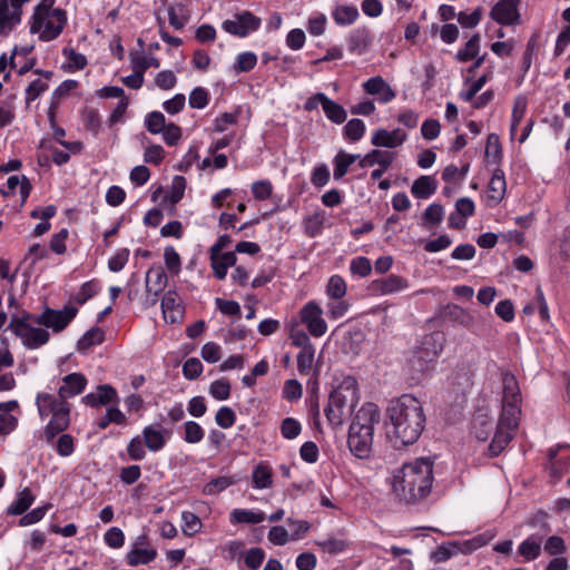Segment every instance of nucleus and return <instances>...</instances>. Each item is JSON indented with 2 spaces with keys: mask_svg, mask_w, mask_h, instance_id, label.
<instances>
[{
  "mask_svg": "<svg viewBox=\"0 0 570 570\" xmlns=\"http://www.w3.org/2000/svg\"><path fill=\"white\" fill-rule=\"evenodd\" d=\"M127 452L131 460H142L146 456L144 440L140 436L132 438L127 446Z\"/></svg>",
  "mask_w": 570,
  "mask_h": 570,
  "instance_id": "nucleus-56",
  "label": "nucleus"
},
{
  "mask_svg": "<svg viewBox=\"0 0 570 570\" xmlns=\"http://www.w3.org/2000/svg\"><path fill=\"white\" fill-rule=\"evenodd\" d=\"M370 43V36L366 29H355L348 37V49L353 53L362 55Z\"/></svg>",
  "mask_w": 570,
  "mask_h": 570,
  "instance_id": "nucleus-27",
  "label": "nucleus"
},
{
  "mask_svg": "<svg viewBox=\"0 0 570 570\" xmlns=\"http://www.w3.org/2000/svg\"><path fill=\"white\" fill-rule=\"evenodd\" d=\"M161 309L164 318L170 323L176 322L181 316L180 302L175 292H167L161 299Z\"/></svg>",
  "mask_w": 570,
  "mask_h": 570,
  "instance_id": "nucleus-19",
  "label": "nucleus"
},
{
  "mask_svg": "<svg viewBox=\"0 0 570 570\" xmlns=\"http://www.w3.org/2000/svg\"><path fill=\"white\" fill-rule=\"evenodd\" d=\"M35 497L29 488H24L17 495V499L8 507L7 513L11 515L23 514L33 503Z\"/></svg>",
  "mask_w": 570,
  "mask_h": 570,
  "instance_id": "nucleus-25",
  "label": "nucleus"
},
{
  "mask_svg": "<svg viewBox=\"0 0 570 570\" xmlns=\"http://www.w3.org/2000/svg\"><path fill=\"white\" fill-rule=\"evenodd\" d=\"M104 341V332L99 327H94L85 333V335L78 341L77 350L85 352L96 344H100Z\"/></svg>",
  "mask_w": 570,
  "mask_h": 570,
  "instance_id": "nucleus-38",
  "label": "nucleus"
},
{
  "mask_svg": "<svg viewBox=\"0 0 570 570\" xmlns=\"http://www.w3.org/2000/svg\"><path fill=\"white\" fill-rule=\"evenodd\" d=\"M36 315L26 314L20 318L13 317L9 324V328L22 340L28 348H39L49 341V332L46 328L35 327L32 317Z\"/></svg>",
  "mask_w": 570,
  "mask_h": 570,
  "instance_id": "nucleus-7",
  "label": "nucleus"
},
{
  "mask_svg": "<svg viewBox=\"0 0 570 570\" xmlns=\"http://www.w3.org/2000/svg\"><path fill=\"white\" fill-rule=\"evenodd\" d=\"M542 529L543 533H533L519 544L518 554L521 556L524 561H533L541 554L543 538L551 531L547 523L542 525Z\"/></svg>",
  "mask_w": 570,
  "mask_h": 570,
  "instance_id": "nucleus-13",
  "label": "nucleus"
},
{
  "mask_svg": "<svg viewBox=\"0 0 570 570\" xmlns=\"http://www.w3.org/2000/svg\"><path fill=\"white\" fill-rule=\"evenodd\" d=\"M203 372V364L196 357L188 358L183 365V374L187 380H196Z\"/></svg>",
  "mask_w": 570,
  "mask_h": 570,
  "instance_id": "nucleus-57",
  "label": "nucleus"
},
{
  "mask_svg": "<svg viewBox=\"0 0 570 570\" xmlns=\"http://www.w3.org/2000/svg\"><path fill=\"white\" fill-rule=\"evenodd\" d=\"M145 126L150 134H160L167 126L165 116L160 111L149 112L145 118Z\"/></svg>",
  "mask_w": 570,
  "mask_h": 570,
  "instance_id": "nucleus-40",
  "label": "nucleus"
},
{
  "mask_svg": "<svg viewBox=\"0 0 570 570\" xmlns=\"http://www.w3.org/2000/svg\"><path fill=\"white\" fill-rule=\"evenodd\" d=\"M314 347H306L301 350L297 355V368L301 374H307L314 362Z\"/></svg>",
  "mask_w": 570,
  "mask_h": 570,
  "instance_id": "nucleus-52",
  "label": "nucleus"
},
{
  "mask_svg": "<svg viewBox=\"0 0 570 570\" xmlns=\"http://www.w3.org/2000/svg\"><path fill=\"white\" fill-rule=\"evenodd\" d=\"M493 424L488 422L482 415H478L474 417L473 428L475 430V436L480 441H485L489 438L490 432L492 431Z\"/></svg>",
  "mask_w": 570,
  "mask_h": 570,
  "instance_id": "nucleus-59",
  "label": "nucleus"
},
{
  "mask_svg": "<svg viewBox=\"0 0 570 570\" xmlns=\"http://www.w3.org/2000/svg\"><path fill=\"white\" fill-rule=\"evenodd\" d=\"M365 132V125L358 118L351 119L344 127V135L352 141L360 140Z\"/></svg>",
  "mask_w": 570,
  "mask_h": 570,
  "instance_id": "nucleus-42",
  "label": "nucleus"
},
{
  "mask_svg": "<svg viewBox=\"0 0 570 570\" xmlns=\"http://www.w3.org/2000/svg\"><path fill=\"white\" fill-rule=\"evenodd\" d=\"M184 428H185L184 440L187 443H198L203 440L204 430L197 422L188 421L184 424Z\"/></svg>",
  "mask_w": 570,
  "mask_h": 570,
  "instance_id": "nucleus-53",
  "label": "nucleus"
},
{
  "mask_svg": "<svg viewBox=\"0 0 570 570\" xmlns=\"http://www.w3.org/2000/svg\"><path fill=\"white\" fill-rule=\"evenodd\" d=\"M527 111V100L523 97H518L514 100V106L511 115L510 124V136L514 140L518 131V127L524 118Z\"/></svg>",
  "mask_w": 570,
  "mask_h": 570,
  "instance_id": "nucleus-30",
  "label": "nucleus"
},
{
  "mask_svg": "<svg viewBox=\"0 0 570 570\" xmlns=\"http://www.w3.org/2000/svg\"><path fill=\"white\" fill-rule=\"evenodd\" d=\"M265 520V514L263 512H254L250 510L244 509H235L230 513V522L232 523H261Z\"/></svg>",
  "mask_w": 570,
  "mask_h": 570,
  "instance_id": "nucleus-33",
  "label": "nucleus"
},
{
  "mask_svg": "<svg viewBox=\"0 0 570 570\" xmlns=\"http://www.w3.org/2000/svg\"><path fill=\"white\" fill-rule=\"evenodd\" d=\"M67 22L66 12L61 9H53L50 14L43 18L42 30H40V39L43 41H50L56 39Z\"/></svg>",
  "mask_w": 570,
  "mask_h": 570,
  "instance_id": "nucleus-12",
  "label": "nucleus"
},
{
  "mask_svg": "<svg viewBox=\"0 0 570 570\" xmlns=\"http://www.w3.org/2000/svg\"><path fill=\"white\" fill-rule=\"evenodd\" d=\"M521 0H501V27L521 24Z\"/></svg>",
  "mask_w": 570,
  "mask_h": 570,
  "instance_id": "nucleus-18",
  "label": "nucleus"
},
{
  "mask_svg": "<svg viewBox=\"0 0 570 570\" xmlns=\"http://www.w3.org/2000/svg\"><path fill=\"white\" fill-rule=\"evenodd\" d=\"M494 537H495L494 531H487L484 533L478 534V535L473 537L472 539L464 541L463 551L472 552V551L485 546L487 543H489Z\"/></svg>",
  "mask_w": 570,
  "mask_h": 570,
  "instance_id": "nucleus-46",
  "label": "nucleus"
},
{
  "mask_svg": "<svg viewBox=\"0 0 570 570\" xmlns=\"http://www.w3.org/2000/svg\"><path fill=\"white\" fill-rule=\"evenodd\" d=\"M235 421H236V414L233 411V409H230L228 406H222L215 415V422L222 429L232 428L234 425Z\"/></svg>",
  "mask_w": 570,
  "mask_h": 570,
  "instance_id": "nucleus-50",
  "label": "nucleus"
},
{
  "mask_svg": "<svg viewBox=\"0 0 570 570\" xmlns=\"http://www.w3.org/2000/svg\"><path fill=\"white\" fill-rule=\"evenodd\" d=\"M564 449L567 454H561L559 450L549 451L550 472L553 476L560 478L570 468V446Z\"/></svg>",
  "mask_w": 570,
  "mask_h": 570,
  "instance_id": "nucleus-20",
  "label": "nucleus"
},
{
  "mask_svg": "<svg viewBox=\"0 0 570 570\" xmlns=\"http://www.w3.org/2000/svg\"><path fill=\"white\" fill-rule=\"evenodd\" d=\"M443 207L440 204H431L423 214L424 224L438 225L443 219Z\"/></svg>",
  "mask_w": 570,
  "mask_h": 570,
  "instance_id": "nucleus-58",
  "label": "nucleus"
},
{
  "mask_svg": "<svg viewBox=\"0 0 570 570\" xmlns=\"http://www.w3.org/2000/svg\"><path fill=\"white\" fill-rule=\"evenodd\" d=\"M360 13L355 6L341 4L333 11V19L338 26H348L356 21Z\"/></svg>",
  "mask_w": 570,
  "mask_h": 570,
  "instance_id": "nucleus-28",
  "label": "nucleus"
},
{
  "mask_svg": "<svg viewBox=\"0 0 570 570\" xmlns=\"http://www.w3.org/2000/svg\"><path fill=\"white\" fill-rule=\"evenodd\" d=\"M358 155L340 153L334 159V178L341 179L347 173L348 167L358 159Z\"/></svg>",
  "mask_w": 570,
  "mask_h": 570,
  "instance_id": "nucleus-37",
  "label": "nucleus"
},
{
  "mask_svg": "<svg viewBox=\"0 0 570 570\" xmlns=\"http://www.w3.org/2000/svg\"><path fill=\"white\" fill-rule=\"evenodd\" d=\"M394 156L395 154L391 151L373 149L360 160L358 165L365 168L377 164L383 168H389L394 160Z\"/></svg>",
  "mask_w": 570,
  "mask_h": 570,
  "instance_id": "nucleus-21",
  "label": "nucleus"
},
{
  "mask_svg": "<svg viewBox=\"0 0 570 570\" xmlns=\"http://www.w3.org/2000/svg\"><path fill=\"white\" fill-rule=\"evenodd\" d=\"M438 181L432 176H421L414 180L411 193L416 198H429L436 191Z\"/></svg>",
  "mask_w": 570,
  "mask_h": 570,
  "instance_id": "nucleus-23",
  "label": "nucleus"
},
{
  "mask_svg": "<svg viewBox=\"0 0 570 570\" xmlns=\"http://www.w3.org/2000/svg\"><path fill=\"white\" fill-rule=\"evenodd\" d=\"M235 18L242 24L243 29L246 30V36L248 32L257 30L261 26V19L249 11L236 14Z\"/></svg>",
  "mask_w": 570,
  "mask_h": 570,
  "instance_id": "nucleus-55",
  "label": "nucleus"
},
{
  "mask_svg": "<svg viewBox=\"0 0 570 570\" xmlns=\"http://www.w3.org/2000/svg\"><path fill=\"white\" fill-rule=\"evenodd\" d=\"M357 399L355 381L353 379L344 380L331 392L328 403L324 409L328 423L333 426L341 425L344 417L356 405Z\"/></svg>",
  "mask_w": 570,
  "mask_h": 570,
  "instance_id": "nucleus-6",
  "label": "nucleus"
},
{
  "mask_svg": "<svg viewBox=\"0 0 570 570\" xmlns=\"http://www.w3.org/2000/svg\"><path fill=\"white\" fill-rule=\"evenodd\" d=\"M351 272L361 277H366L372 271V265L368 258L360 256L351 262Z\"/></svg>",
  "mask_w": 570,
  "mask_h": 570,
  "instance_id": "nucleus-61",
  "label": "nucleus"
},
{
  "mask_svg": "<svg viewBox=\"0 0 570 570\" xmlns=\"http://www.w3.org/2000/svg\"><path fill=\"white\" fill-rule=\"evenodd\" d=\"M7 186H8V191H4L3 195L4 196L13 195L17 187H19L22 203L26 202V199L28 198L30 190H31L30 181L26 177H23L20 180L18 176H11L8 178Z\"/></svg>",
  "mask_w": 570,
  "mask_h": 570,
  "instance_id": "nucleus-36",
  "label": "nucleus"
},
{
  "mask_svg": "<svg viewBox=\"0 0 570 570\" xmlns=\"http://www.w3.org/2000/svg\"><path fill=\"white\" fill-rule=\"evenodd\" d=\"M169 434L167 430H157L149 425L142 430V438L145 445L153 452L161 450L166 444V435Z\"/></svg>",
  "mask_w": 570,
  "mask_h": 570,
  "instance_id": "nucleus-22",
  "label": "nucleus"
},
{
  "mask_svg": "<svg viewBox=\"0 0 570 570\" xmlns=\"http://www.w3.org/2000/svg\"><path fill=\"white\" fill-rule=\"evenodd\" d=\"M20 0H0V33L8 35L21 21Z\"/></svg>",
  "mask_w": 570,
  "mask_h": 570,
  "instance_id": "nucleus-10",
  "label": "nucleus"
},
{
  "mask_svg": "<svg viewBox=\"0 0 570 570\" xmlns=\"http://www.w3.org/2000/svg\"><path fill=\"white\" fill-rule=\"evenodd\" d=\"M322 308L314 302L307 303L301 309L302 323L307 326L308 332L315 337L324 335L327 330V325L322 317Z\"/></svg>",
  "mask_w": 570,
  "mask_h": 570,
  "instance_id": "nucleus-11",
  "label": "nucleus"
},
{
  "mask_svg": "<svg viewBox=\"0 0 570 570\" xmlns=\"http://www.w3.org/2000/svg\"><path fill=\"white\" fill-rule=\"evenodd\" d=\"M156 557L157 551L155 549L132 547V549L127 553L126 560L129 566L137 567L139 564L150 563L156 559Z\"/></svg>",
  "mask_w": 570,
  "mask_h": 570,
  "instance_id": "nucleus-26",
  "label": "nucleus"
},
{
  "mask_svg": "<svg viewBox=\"0 0 570 570\" xmlns=\"http://www.w3.org/2000/svg\"><path fill=\"white\" fill-rule=\"evenodd\" d=\"M209 393L216 400H227L230 396L229 381L227 379L214 381L209 386Z\"/></svg>",
  "mask_w": 570,
  "mask_h": 570,
  "instance_id": "nucleus-44",
  "label": "nucleus"
},
{
  "mask_svg": "<svg viewBox=\"0 0 570 570\" xmlns=\"http://www.w3.org/2000/svg\"><path fill=\"white\" fill-rule=\"evenodd\" d=\"M36 404L41 419L51 414V419L43 431L46 442L51 443L70 424V404L68 401L57 400V397L49 393H39Z\"/></svg>",
  "mask_w": 570,
  "mask_h": 570,
  "instance_id": "nucleus-5",
  "label": "nucleus"
},
{
  "mask_svg": "<svg viewBox=\"0 0 570 570\" xmlns=\"http://www.w3.org/2000/svg\"><path fill=\"white\" fill-rule=\"evenodd\" d=\"M501 451L515 436L521 417V393L514 375L501 373Z\"/></svg>",
  "mask_w": 570,
  "mask_h": 570,
  "instance_id": "nucleus-3",
  "label": "nucleus"
},
{
  "mask_svg": "<svg viewBox=\"0 0 570 570\" xmlns=\"http://www.w3.org/2000/svg\"><path fill=\"white\" fill-rule=\"evenodd\" d=\"M387 438L395 448L415 443L425 428L422 403L411 394L392 400L386 409Z\"/></svg>",
  "mask_w": 570,
  "mask_h": 570,
  "instance_id": "nucleus-1",
  "label": "nucleus"
},
{
  "mask_svg": "<svg viewBox=\"0 0 570 570\" xmlns=\"http://www.w3.org/2000/svg\"><path fill=\"white\" fill-rule=\"evenodd\" d=\"M253 484L256 489H266L272 485V470L265 463L255 466L252 474Z\"/></svg>",
  "mask_w": 570,
  "mask_h": 570,
  "instance_id": "nucleus-32",
  "label": "nucleus"
},
{
  "mask_svg": "<svg viewBox=\"0 0 570 570\" xmlns=\"http://www.w3.org/2000/svg\"><path fill=\"white\" fill-rule=\"evenodd\" d=\"M363 88L368 95H379V100L383 104L390 102L396 96L391 86L380 76L370 78L363 83Z\"/></svg>",
  "mask_w": 570,
  "mask_h": 570,
  "instance_id": "nucleus-17",
  "label": "nucleus"
},
{
  "mask_svg": "<svg viewBox=\"0 0 570 570\" xmlns=\"http://www.w3.org/2000/svg\"><path fill=\"white\" fill-rule=\"evenodd\" d=\"M55 4V0H42L35 9V13L32 17V22L30 26V31L32 33L40 32L43 24V18L50 14L53 10L52 7Z\"/></svg>",
  "mask_w": 570,
  "mask_h": 570,
  "instance_id": "nucleus-29",
  "label": "nucleus"
},
{
  "mask_svg": "<svg viewBox=\"0 0 570 570\" xmlns=\"http://www.w3.org/2000/svg\"><path fill=\"white\" fill-rule=\"evenodd\" d=\"M316 544L324 552L330 553V554L341 553L348 547V543L345 540L336 539V538H328L326 540H320V541H316Z\"/></svg>",
  "mask_w": 570,
  "mask_h": 570,
  "instance_id": "nucleus-43",
  "label": "nucleus"
},
{
  "mask_svg": "<svg viewBox=\"0 0 570 570\" xmlns=\"http://www.w3.org/2000/svg\"><path fill=\"white\" fill-rule=\"evenodd\" d=\"M169 24L176 30L183 29L189 20V14L184 4L178 3L168 8Z\"/></svg>",
  "mask_w": 570,
  "mask_h": 570,
  "instance_id": "nucleus-34",
  "label": "nucleus"
},
{
  "mask_svg": "<svg viewBox=\"0 0 570 570\" xmlns=\"http://www.w3.org/2000/svg\"><path fill=\"white\" fill-rule=\"evenodd\" d=\"M265 552L261 548H252L246 552L245 564L250 570H257L264 561Z\"/></svg>",
  "mask_w": 570,
  "mask_h": 570,
  "instance_id": "nucleus-60",
  "label": "nucleus"
},
{
  "mask_svg": "<svg viewBox=\"0 0 570 570\" xmlns=\"http://www.w3.org/2000/svg\"><path fill=\"white\" fill-rule=\"evenodd\" d=\"M432 482L433 461L420 458L403 465L401 476L395 478L393 490L401 500L414 502L430 493Z\"/></svg>",
  "mask_w": 570,
  "mask_h": 570,
  "instance_id": "nucleus-2",
  "label": "nucleus"
},
{
  "mask_svg": "<svg viewBox=\"0 0 570 570\" xmlns=\"http://www.w3.org/2000/svg\"><path fill=\"white\" fill-rule=\"evenodd\" d=\"M257 62V57L253 52H244L237 57V60L234 65V69L237 72H247L250 71Z\"/></svg>",
  "mask_w": 570,
  "mask_h": 570,
  "instance_id": "nucleus-54",
  "label": "nucleus"
},
{
  "mask_svg": "<svg viewBox=\"0 0 570 570\" xmlns=\"http://www.w3.org/2000/svg\"><path fill=\"white\" fill-rule=\"evenodd\" d=\"M480 36L474 35L466 43L465 47L458 51L456 59L461 62H466L476 57L479 52Z\"/></svg>",
  "mask_w": 570,
  "mask_h": 570,
  "instance_id": "nucleus-41",
  "label": "nucleus"
},
{
  "mask_svg": "<svg viewBox=\"0 0 570 570\" xmlns=\"http://www.w3.org/2000/svg\"><path fill=\"white\" fill-rule=\"evenodd\" d=\"M405 139L406 134L402 129L389 131L380 128L374 131L371 142L376 147L395 148L401 146Z\"/></svg>",
  "mask_w": 570,
  "mask_h": 570,
  "instance_id": "nucleus-15",
  "label": "nucleus"
},
{
  "mask_svg": "<svg viewBox=\"0 0 570 570\" xmlns=\"http://www.w3.org/2000/svg\"><path fill=\"white\" fill-rule=\"evenodd\" d=\"M448 315L452 321L459 323L464 327L470 328L474 325L473 315L469 311L462 308L459 305H449Z\"/></svg>",
  "mask_w": 570,
  "mask_h": 570,
  "instance_id": "nucleus-35",
  "label": "nucleus"
},
{
  "mask_svg": "<svg viewBox=\"0 0 570 570\" xmlns=\"http://www.w3.org/2000/svg\"><path fill=\"white\" fill-rule=\"evenodd\" d=\"M77 313L78 308L71 305L65 306L62 309L47 307L41 314L32 317V323L59 333L69 325Z\"/></svg>",
  "mask_w": 570,
  "mask_h": 570,
  "instance_id": "nucleus-9",
  "label": "nucleus"
},
{
  "mask_svg": "<svg viewBox=\"0 0 570 570\" xmlns=\"http://www.w3.org/2000/svg\"><path fill=\"white\" fill-rule=\"evenodd\" d=\"M301 431V423L293 417H286L281 423V433L283 438L287 440L296 439L299 435Z\"/></svg>",
  "mask_w": 570,
  "mask_h": 570,
  "instance_id": "nucleus-47",
  "label": "nucleus"
},
{
  "mask_svg": "<svg viewBox=\"0 0 570 570\" xmlns=\"http://www.w3.org/2000/svg\"><path fill=\"white\" fill-rule=\"evenodd\" d=\"M202 357L208 363H216L222 357V348L214 342H208L202 347Z\"/></svg>",
  "mask_w": 570,
  "mask_h": 570,
  "instance_id": "nucleus-63",
  "label": "nucleus"
},
{
  "mask_svg": "<svg viewBox=\"0 0 570 570\" xmlns=\"http://www.w3.org/2000/svg\"><path fill=\"white\" fill-rule=\"evenodd\" d=\"M49 88V85L47 81H43L41 79H36L32 82L29 83V86L26 88V105L27 107L30 105L31 101L37 99L41 94L47 91Z\"/></svg>",
  "mask_w": 570,
  "mask_h": 570,
  "instance_id": "nucleus-49",
  "label": "nucleus"
},
{
  "mask_svg": "<svg viewBox=\"0 0 570 570\" xmlns=\"http://www.w3.org/2000/svg\"><path fill=\"white\" fill-rule=\"evenodd\" d=\"M236 482L237 480L233 476H219L206 483L203 489V493L206 495H215Z\"/></svg>",
  "mask_w": 570,
  "mask_h": 570,
  "instance_id": "nucleus-39",
  "label": "nucleus"
},
{
  "mask_svg": "<svg viewBox=\"0 0 570 570\" xmlns=\"http://www.w3.org/2000/svg\"><path fill=\"white\" fill-rule=\"evenodd\" d=\"M63 384L58 390L57 400L67 401L69 397H73L80 394L86 385L87 379L81 373H71L62 379Z\"/></svg>",
  "mask_w": 570,
  "mask_h": 570,
  "instance_id": "nucleus-14",
  "label": "nucleus"
},
{
  "mask_svg": "<svg viewBox=\"0 0 570 570\" xmlns=\"http://www.w3.org/2000/svg\"><path fill=\"white\" fill-rule=\"evenodd\" d=\"M409 287L407 281L399 275L391 274L372 282L371 289L381 295H389Z\"/></svg>",
  "mask_w": 570,
  "mask_h": 570,
  "instance_id": "nucleus-16",
  "label": "nucleus"
},
{
  "mask_svg": "<svg viewBox=\"0 0 570 570\" xmlns=\"http://www.w3.org/2000/svg\"><path fill=\"white\" fill-rule=\"evenodd\" d=\"M381 419L379 407L373 403L364 404L356 413L348 430V448L351 452L360 458L370 456L373 444L374 426Z\"/></svg>",
  "mask_w": 570,
  "mask_h": 570,
  "instance_id": "nucleus-4",
  "label": "nucleus"
},
{
  "mask_svg": "<svg viewBox=\"0 0 570 570\" xmlns=\"http://www.w3.org/2000/svg\"><path fill=\"white\" fill-rule=\"evenodd\" d=\"M484 158L487 164L499 163V135L490 134L487 141Z\"/></svg>",
  "mask_w": 570,
  "mask_h": 570,
  "instance_id": "nucleus-48",
  "label": "nucleus"
},
{
  "mask_svg": "<svg viewBox=\"0 0 570 570\" xmlns=\"http://www.w3.org/2000/svg\"><path fill=\"white\" fill-rule=\"evenodd\" d=\"M208 104V94L202 88H195L189 95V106L191 108L202 109L205 108Z\"/></svg>",
  "mask_w": 570,
  "mask_h": 570,
  "instance_id": "nucleus-64",
  "label": "nucleus"
},
{
  "mask_svg": "<svg viewBox=\"0 0 570 570\" xmlns=\"http://www.w3.org/2000/svg\"><path fill=\"white\" fill-rule=\"evenodd\" d=\"M324 100V107L323 110L326 115V117L335 122V124H343L346 120V111L336 101L330 99L328 97H321Z\"/></svg>",
  "mask_w": 570,
  "mask_h": 570,
  "instance_id": "nucleus-31",
  "label": "nucleus"
},
{
  "mask_svg": "<svg viewBox=\"0 0 570 570\" xmlns=\"http://www.w3.org/2000/svg\"><path fill=\"white\" fill-rule=\"evenodd\" d=\"M51 508V504H46L43 507H39L33 509L31 512L24 514L20 521L19 524L22 527L30 525L33 523L39 522L47 513V511Z\"/></svg>",
  "mask_w": 570,
  "mask_h": 570,
  "instance_id": "nucleus-62",
  "label": "nucleus"
},
{
  "mask_svg": "<svg viewBox=\"0 0 570 570\" xmlns=\"http://www.w3.org/2000/svg\"><path fill=\"white\" fill-rule=\"evenodd\" d=\"M184 521L183 531L186 535H193L200 530V519L193 512L185 511L181 514Z\"/></svg>",
  "mask_w": 570,
  "mask_h": 570,
  "instance_id": "nucleus-51",
  "label": "nucleus"
},
{
  "mask_svg": "<svg viewBox=\"0 0 570 570\" xmlns=\"http://www.w3.org/2000/svg\"><path fill=\"white\" fill-rule=\"evenodd\" d=\"M327 295L334 299H340L346 294V283L345 281L338 276L333 275L327 284Z\"/></svg>",
  "mask_w": 570,
  "mask_h": 570,
  "instance_id": "nucleus-45",
  "label": "nucleus"
},
{
  "mask_svg": "<svg viewBox=\"0 0 570 570\" xmlns=\"http://www.w3.org/2000/svg\"><path fill=\"white\" fill-rule=\"evenodd\" d=\"M167 285V275L161 267L149 268L146 273V292L159 294Z\"/></svg>",
  "mask_w": 570,
  "mask_h": 570,
  "instance_id": "nucleus-24",
  "label": "nucleus"
},
{
  "mask_svg": "<svg viewBox=\"0 0 570 570\" xmlns=\"http://www.w3.org/2000/svg\"><path fill=\"white\" fill-rule=\"evenodd\" d=\"M434 336H439V334L426 337L410 358V367L415 374H424L434 368L438 355L441 351V346H436L435 344L436 340Z\"/></svg>",
  "mask_w": 570,
  "mask_h": 570,
  "instance_id": "nucleus-8",
  "label": "nucleus"
}]
</instances>
